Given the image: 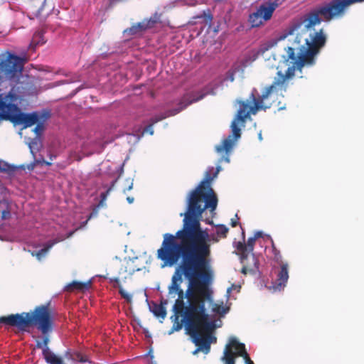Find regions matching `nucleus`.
Instances as JSON below:
<instances>
[{
    "instance_id": "a19ab883",
    "label": "nucleus",
    "mask_w": 364,
    "mask_h": 364,
    "mask_svg": "<svg viewBox=\"0 0 364 364\" xmlns=\"http://www.w3.org/2000/svg\"><path fill=\"white\" fill-rule=\"evenodd\" d=\"M127 182L128 183V187L124 189V193H126L127 191H131L133 188V180L128 178L127 179Z\"/></svg>"
},
{
    "instance_id": "7c9ffc66",
    "label": "nucleus",
    "mask_w": 364,
    "mask_h": 364,
    "mask_svg": "<svg viewBox=\"0 0 364 364\" xmlns=\"http://www.w3.org/2000/svg\"><path fill=\"white\" fill-rule=\"evenodd\" d=\"M269 240L272 242V255H273V259L274 261L279 265V264H282V263H287V262H284L282 259V256L279 252V250H278L276 247L274 246V242L272 240V239L269 236Z\"/></svg>"
},
{
    "instance_id": "412c9836",
    "label": "nucleus",
    "mask_w": 364,
    "mask_h": 364,
    "mask_svg": "<svg viewBox=\"0 0 364 364\" xmlns=\"http://www.w3.org/2000/svg\"><path fill=\"white\" fill-rule=\"evenodd\" d=\"M16 235L14 228L9 225H2L0 226V240L5 242H14Z\"/></svg>"
},
{
    "instance_id": "72a5a7b5",
    "label": "nucleus",
    "mask_w": 364,
    "mask_h": 364,
    "mask_svg": "<svg viewBox=\"0 0 364 364\" xmlns=\"http://www.w3.org/2000/svg\"><path fill=\"white\" fill-rule=\"evenodd\" d=\"M198 348L193 351V355L198 354L200 351L204 353L205 354H208L210 351V347L208 345H203L202 343H200L198 344H195Z\"/></svg>"
},
{
    "instance_id": "052dcab7",
    "label": "nucleus",
    "mask_w": 364,
    "mask_h": 364,
    "mask_svg": "<svg viewBox=\"0 0 364 364\" xmlns=\"http://www.w3.org/2000/svg\"><path fill=\"white\" fill-rule=\"evenodd\" d=\"M99 277H104V278H105V277H102V275H100Z\"/></svg>"
},
{
    "instance_id": "de8ad7c7",
    "label": "nucleus",
    "mask_w": 364,
    "mask_h": 364,
    "mask_svg": "<svg viewBox=\"0 0 364 364\" xmlns=\"http://www.w3.org/2000/svg\"><path fill=\"white\" fill-rule=\"evenodd\" d=\"M105 200H103V199H101V200L96 207H98V208H100V207H103L105 205Z\"/></svg>"
},
{
    "instance_id": "393cba45",
    "label": "nucleus",
    "mask_w": 364,
    "mask_h": 364,
    "mask_svg": "<svg viewBox=\"0 0 364 364\" xmlns=\"http://www.w3.org/2000/svg\"><path fill=\"white\" fill-rule=\"evenodd\" d=\"M64 358L68 360H70L73 362H80V363H86L89 362L91 363V361H90L85 356H84L82 354H81L79 352H72L70 350L65 351L64 354Z\"/></svg>"
},
{
    "instance_id": "dca6fc26",
    "label": "nucleus",
    "mask_w": 364,
    "mask_h": 364,
    "mask_svg": "<svg viewBox=\"0 0 364 364\" xmlns=\"http://www.w3.org/2000/svg\"><path fill=\"white\" fill-rule=\"evenodd\" d=\"M279 266V268L274 269L276 279L272 282V286L269 287L273 291H280L284 289L289 279L288 263H282Z\"/></svg>"
},
{
    "instance_id": "f3484780",
    "label": "nucleus",
    "mask_w": 364,
    "mask_h": 364,
    "mask_svg": "<svg viewBox=\"0 0 364 364\" xmlns=\"http://www.w3.org/2000/svg\"><path fill=\"white\" fill-rule=\"evenodd\" d=\"M161 15L158 13L153 14L149 18H144L141 22L134 23L130 28L124 31L125 34L135 35L141 33L147 28L153 27L160 21Z\"/></svg>"
},
{
    "instance_id": "a211bd4d",
    "label": "nucleus",
    "mask_w": 364,
    "mask_h": 364,
    "mask_svg": "<svg viewBox=\"0 0 364 364\" xmlns=\"http://www.w3.org/2000/svg\"><path fill=\"white\" fill-rule=\"evenodd\" d=\"M263 232L262 231H257L255 233L253 237H250L247 240L246 243H243L242 242H238L236 245L237 250L240 253V259L242 262H245V259L248 258V255H252L253 253L254 246L255 244V241L257 238H259L262 236Z\"/></svg>"
},
{
    "instance_id": "4468645a",
    "label": "nucleus",
    "mask_w": 364,
    "mask_h": 364,
    "mask_svg": "<svg viewBox=\"0 0 364 364\" xmlns=\"http://www.w3.org/2000/svg\"><path fill=\"white\" fill-rule=\"evenodd\" d=\"M49 318L50 321H51L50 315ZM50 326H52V322H50ZM50 328H52V326H50ZM50 331L51 329H50L47 333H43L44 336L41 340L36 341V347L42 350L43 356L48 364H65L63 358L54 353L48 347L50 339L49 336L46 334Z\"/></svg>"
},
{
    "instance_id": "a878e982",
    "label": "nucleus",
    "mask_w": 364,
    "mask_h": 364,
    "mask_svg": "<svg viewBox=\"0 0 364 364\" xmlns=\"http://www.w3.org/2000/svg\"><path fill=\"white\" fill-rule=\"evenodd\" d=\"M151 311L159 318L164 320L166 316V308L162 304L154 303L152 306H149Z\"/></svg>"
},
{
    "instance_id": "8fccbe9b",
    "label": "nucleus",
    "mask_w": 364,
    "mask_h": 364,
    "mask_svg": "<svg viewBox=\"0 0 364 364\" xmlns=\"http://www.w3.org/2000/svg\"><path fill=\"white\" fill-rule=\"evenodd\" d=\"M141 136H136V135H135V134H129V135H128V137H130V138H132V137L136 138V141H138L140 139Z\"/></svg>"
},
{
    "instance_id": "4d7b16f0",
    "label": "nucleus",
    "mask_w": 364,
    "mask_h": 364,
    "mask_svg": "<svg viewBox=\"0 0 364 364\" xmlns=\"http://www.w3.org/2000/svg\"><path fill=\"white\" fill-rule=\"evenodd\" d=\"M149 364H157V363L155 360H151Z\"/></svg>"
},
{
    "instance_id": "13d9d810",
    "label": "nucleus",
    "mask_w": 364,
    "mask_h": 364,
    "mask_svg": "<svg viewBox=\"0 0 364 364\" xmlns=\"http://www.w3.org/2000/svg\"><path fill=\"white\" fill-rule=\"evenodd\" d=\"M207 17H208V19L209 21H211L212 17H211L210 15H208Z\"/></svg>"
},
{
    "instance_id": "0eeeda50",
    "label": "nucleus",
    "mask_w": 364,
    "mask_h": 364,
    "mask_svg": "<svg viewBox=\"0 0 364 364\" xmlns=\"http://www.w3.org/2000/svg\"><path fill=\"white\" fill-rule=\"evenodd\" d=\"M0 323L16 326L23 329L28 326H36L43 333L50 329L48 309L46 306H38L33 312L11 314L0 317Z\"/></svg>"
},
{
    "instance_id": "ddd939ff",
    "label": "nucleus",
    "mask_w": 364,
    "mask_h": 364,
    "mask_svg": "<svg viewBox=\"0 0 364 364\" xmlns=\"http://www.w3.org/2000/svg\"><path fill=\"white\" fill-rule=\"evenodd\" d=\"M277 6V1L271 2L268 5H260L255 12L250 14L249 22L251 26L258 27L263 23V21L269 20Z\"/></svg>"
},
{
    "instance_id": "bf43d9fd",
    "label": "nucleus",
    "mask_w": 364,
    "mask_h": 364,
    "mask_svg": "<svg viewBox=\"0 0 364 364\" xmlns=\"http://www.w3.org/2000/svg\"><path fill=\"white\" fill-rule=\"evenodd\" d=\"M274 60H276L275 55H273Z\"/></svg>"
},
{
    "instance_id": "423d86ee",
    "label": "nucleus",
    "mask_w": 364,
    "mask_h": 364,
    "mask_svg": "<svg viewBox=\"0 0 364 364\" xmlns=\"http://www.w3.org/2000/svg\"><path fill=\"white\" fill-rule=\"evenodd\" d=\"M18 99L16 93V87L0 100V122L9 120L15 125H23V128L31 127L36 124L41 117L37 112L31 113L21 112L20 108L15 104Z\"/></svg>"
},
{
    "instance_id": "c85d7f7f",
    "label": "nucleus",
    "mask_w": 364,
    "mask_h": 364,
    "mask_svg": "<svg viewBox=\"0 0 364 364\" xmlns=\"http://www.w3.org/2000/svg\"><path fill=\"white\" fill-rule=\"evenodd\" d=\"M46 0H32V4L33 6V9L32 10V14L36 17H39L42 15V11L45 6Z\"/></svg>"
},
{
    "instance_id": "39448f33",
    "label": "nucleus",
    "mask_w": 364,
    "mask_h": 364,
    "mask_svg": "<svg viewBox=\"0 0 364 364\" xmlns=\"http://www.w3.org/2000/svg\"><path fill=\"white\" fill-rule=\"evenodd\" d=\"M207 308L211 309V312L220 315L226 314L228 307L223 306V302L220 304L214 302L213 291L211 288L206 290H202L199 304L195 308L192 305H189L188 309L186 311V316L184 321L186 322V334L190 336L191 341L194 344L202 343L203 345H208L210 347L211 343H216L217 338L213 335H208L204 338L198 330V324L195 321L196 318H207L208 313Z\"/></svg>"
},
{
    "instance_id": "ea45409f",
    "label": "nucleus",
    "mask_w": 364,
    "mask_h": 364,
    "mask_svg": "<svg viewBox=\"0 0 364 364\" xmlns=\"http://www.w3.org/2000/svg\"><path fill=\"white\" fill-rule=\"evenodd\" d=\"M235 80V77H234V73L232 72V71H229L228 73H227V75L224 80V81H230V82H233Z\"/></svg>"
},
{
    "instance_id": "6ab92c4d",
    "label": "nucleus",
    "mask_w": 364,
    "mask_h": 364,
    "mask_svg": "<svg viewBox=\"0 0 364 364\" xmlns=\"http://www.w3.org/2000/svg\"><path fill=\"white\" fill-rule=\"evenodd\" d=\"M74 232L75 231H70L66 236L62 235H58L57 239L48 241L43 248L38 250H33L31 253L32 255L35 256L38 260H42L46 257L49 250L55 244L58 243V242L63 241L66 238L71 237Z\"/></svg>"
},
{
    "instance_id": "49530a36",
    "label": "nucleus",
    "mask_w": 364,
    "mask_h": 364,
    "mask_svg": "<svg viewBox=\"0 0 364 364\" xmlns=\"http://www.w3.org/2000/svg\"><path fill=\"white\" fill-rule=\"evenodd\" d=\"M246 263L249 264V267H253V263L252 260L250 259V255H248V259L246 260Z\"/></svg>"
},
{
    "instance_id": "9d476101",
    "label": "nucleus",
    "mask_w": 364,
    "mask_h": 364,
    "mask_svg": "<svg viewBox=\"0 0 364 364\" xmlns=\"http://www.w3.org/2000/svg\"><path fill=\"white\" fill-rule=\"evenodd\" d=\"M219 86L217 85L214 88H208L205 92H200L197 93H193L191 95L185 96L181 102L178 103L176 108L169 109L167 112L164 113H161L158 115H156L153 117H151L149 119V123L148 125H146L142 131L141 136L144 134L149 133L150 135L154 134V125L157 123L158 122L170 116L176 115V114L179 113L183 109H186L188 105H191L193 102H196L200 100H202L205 95H216V89Z\"/></svg>"
},
{
    "instance_id": "09e8293b",
    "label": "nucleus",
    "mask_w": 364,
    "mask_h": 364,
    "mask_svg": "<svg viewBox=\"0 0 364 364\" xmlns=\"http://www.w3.org/2000/svg\"><path fill=\"white\" fill-rule=\"evenodd\" d=\"M127 202L129 203V204H132L134 203V198L133 197H131V196H128L127 198Z\"/></svg>"
},
{
    "instance_id": "cd10ccee",
    "label": "nucleus",
    "mask_w": 364,
    "mask_h": 364,
    "mask_svg": "<svg viewBox=\"0 0 364 364\" xmlns=\"http://www.w3.org/2000/svg\"><path fill=\"white\" fill-rule=\"evenodd\" d=\"M11 215V211L9 210L8 203L5 199L0 198V219L7 220Z\"/></svg>"
},
{
    "instance_id": "aec40b11",
    "label": "nucleus",
    "mask_w": 364,
    "mask_h": 364,
    "mask_svg": "<svg viewBox=\"0 0 364 364\" xmlns=\"http://www.w3.org/2000/svg\"><path fill=\"white\" fill-rule=\"evenodd\" d=\"M341 18L346 14L348 8L357 3L363 2L364 0H331Z\"/></svg>"
},
{
    "instance_id": "6e6d98bb",
    "label": "nucleus",
    "mask_w": 364,
    "mask_h": 364,
    "mask_svg": "<svg viewBox=\"0 0 364 364\" xmlns=\"http://www.w3.org/2000/svg\"><path fill=\"white\" fill-rule=\"evenodd\" d=\"M259 53H262V54L263 55L265 53V50L263 48H261Z\"/></svg>"
},
{
    "instance_id": "f8f14e48",
    "label": "nucleus",
    "mask_w": 364,
    "mask_h": 364,
    "mask_svg": "<svg viewBox=\"0 0 364 364\" xmlns=\"http://www.w3.org/2000/svg\"><path fill=\"white\" fill-rule=\"evenodd\" d=\"M239 356L243 358L245 364H255L247 353L245 345L236 337L231 336L223 350L220 360L223 364H235V359Z\"/></svg>"
},
{
    "instance_id": "7ed1b4c3",
    "label": "nucleus",
    "mask_w": 364,
    "mask_h": 364,
    "mask_svg": "<svg viewBox=\"0 0 364 364\" xmlns=\"http://www.w3.org/2000/svg\"><path fill=\"white\" fill-rule=\"evenodd\" d=\"M178 238L176 235L170 233L164 235V240L161 247L157 250V257L163 262L161 267H173L177 264L180 258H182L181 263L176 268L171 278V283L168 286V294L173 295L175 292L183 290L181 284L183 282L182 275L188 280V285L186 290L198 291V289L206 290L210 288L209 286L213 281V276L209 272H203L197 269L196 273L193 275L186 276L184 270L181 268L183 263V257L186 253L183 245L176 241Z\"/></svg>"
},
{
    "instance_id": "e433bc0d",
    "label": "nucleus",
    "mask_w": 364,
    "mask_h": 364,
    "mask_svg": "<svg viewBox=\"0 0 364 364\" xmlns=\"http://www.w3.org/2000/svg\"><path fill=\"white\" fill-rule=\"evenodd\" d=\"M240 288H241V287L239 284H232L231 287L228 288V289H227V292H226L227 298L229 299L230 293L232 290H235V291H237V292H239Z\"/></svg>"
},
{
    "instance_id": "b1692460",
    "label": "nucleus",
    "mask_w": 364,
    "mask_h": 364,
    "mask_svg": "<svg viewBox=\"0 0 364 364\" xmlns=\"http://www.w3.org/2000/svg\"><path fill=\"white\" fill-rule=\"evenodd\" d=\"M92 284V279H90L87 282H80L77 281H73L71 283L68 284L64 287V291H72L75 289L79 291H84L88 289Z\"/></svg>"
},
{
    "instance_id": "3c124183",
    "label": "nucleus",
    "mask_w": 364,
    "mask_h": 364,
    "mask_svg": "<svg viewBox=\"0 0 364 364\" xmlns=\"http://www.w3.org/2000/svg\"><path fill=\"white\" fill-rule=\"evenodd\" d=\"M148 355L150 356L151 361V360H154V355H153V353H152V351H151V350H150V351L148 353Z\"/></svg>"
},
{
    "instance_id": "bb28decb",
    "label": "nucleus",
    "mask_w": 364,
    "mask_h": 364,
    "mask_svg": "<svg viewBox=\"0 0 364 364\" xmlns=\"http://www.w3.org/2000/svg\"><path fill=\"white\" fill-rule=\"evenodd\" d=\"M48 117H49L48 112H46V113H43L41 114V119H39V121L38 122H36V126L33 129V131L36 134V136L40 137V135L41 134V133L43 132V131L44 129V123L46 121V119H48Z\"/></svg>"
},
{
    "instance_id": "603ef678",
    "label": "nucleus",
    "mask_w": 364,
    "mask_h": 364,
    "mask_svg": "<svg viewBox=\"0 0 364 364\" xmlns=\"http://www.w3.org/2000/svg\"><path fill=\"white\" fill-rule=\"evenodd\" d=\"M231 223H232V227H236V226H237V221H235V220H234L233 219H232V222H231Z\"/></svg>"
},
{
    "instance_id": "4c0bfd02",
    "label": "nucleus",
    "mask_w": 364,
    "mask_h": 364,
    "mask_svg": "<svg viewBox=\"0 0 364 364\" xmlns=\"http://www.w3.org/2000/svg\"><path fill=\"white\" fill-rule=\"evenodd\" d=\"M98 212H99V208H98V207L95 206L92 209V212L90 213V215L88 217V219L83 223V226H85L87 224L88 220H90V219H91L92 218L96 217L98 215Z\"/></svg>"
},
{
    "instance_id": "58836bf2",
    "label": "nucleus",
    "mask_w": 364,
    "mask_h": 364,
    "mask_svg": "<svg viewBox=\"0 0 364 364\" xmlns=\"http://www.w3.org/2000/svg\"><path fill=\"white\" fill-rule=\"evenodd\" d=\"M228 229L225 225H220L217 228V234L219 235L225 236Z\"/></svg>"
},
{
    "instance_id": "5fc2aeb1",
    "label": "nucleus",
    "mask_w": 364,
    "mask_h": 364,
    "mask_svg": "<svg viewBox=\"0 0 364 364\" xmlns=\"http://www.w3.org/2000/svg\"><path fill=\"white\" fill-rule=\"evenodd\" d=\"M286 109V107L285 106H282V107H279L278 110H283V109Z\"/></svg>"
},
{
    "instance_id": "864d4df0",
    "label": "nucleus",
    "mask_w": 364,
    "mask_h": 364,
    "mask_svg": "<svg viewBox=\"0 0 364 364\" xmlns=\"http://www.w3.org/2000/svg\"><path fill=\"white\" fill-rule=\"evenodd\" d=\"M258 139L260 141H262L263 138L262 135V132H259V133L258 134Z\"/></svg>"
},
{
    "instance_id": "c756f323",
    "label": "nucleus",
    "mask_w": 364,
    "mask_h": 364,
    "mask_svg": "<svg viewBox=\"0 0 364 364\" xmlns=\"http://www.w3.org/2000/svg\"><path fill=\"white\" fill-rule=\"evenodd\" d=\"M17 170V167L8 164L4 161H0V171L7 173L9 176H12Z\"/></svg>"
},
{
    "instance_id": "c9c22d12",
    "label": "nucleus",
    "mask_w": 364,
    "mask_h": 364,
    "mask_svg": "<svg viewBox=\"0 0 364 364\" xmlns=\"http://www.w3.org/2000/svg\"><path fill=\"white\" fill-rule=\"evenodd\" d=\"M119 291L120 295L125 299L128 302H130L132 299V295L125 291L122 287H119Z\"/></svg>"
},
{
    "instance_id": "c03bdc74",
    "label": "nucleus",
    "mask_w": 364,
    "mask_h": 364,
    "mask_svg": "<svg viewBox=\"0 0 364 364\" xmlns=\"http://www.w3.org/2000/svg\"><path fill=\"white\" fill-rule=\"evenodd\" d=\"M222 170V168L220 165L217 166L216 168H215V172L213 173H214V177H217L219 172Z\"/></svg>"
},
{
    "instance_id": "a18cd8bd",
    "label": "nucleus",
    "mask_w": 364,
    "mask_h": 364,
    "mask_svg": "<svg viewBox=\"0 0 364 364\" xmlns=\"http://www.w3.org/2000/svg\"><path fill=\"white\" fill-rule=\"evenodd\" d=\"M218 241H219V239L217 236H215V235L210 236V242H218Z\"/></svg>"
},
{
    "instance_id": "6e6552de",
    "label": "nucleus",
    "mask_w": 364,
    "mask_h": 364,
    "mask_svg": "<svg viewBox=\"0 0 364 364\" xmlns=\"http://www.w3.org/2000/svg\"><path fill=\"white\" fill-rule=\"evenodd\" d=\"M198 291H191V290H180L179 292H175L171 295L175 297L178 295V299L176 300L173 306L172 311L173 315L171 316V320L173 322V326L168 332V335H171L175 331H179L184 326L186 330V322L184 317L186 316V311L188 309L189 305L193 306L196 308L199 304L203 289H198Z\"/></svg>"
},
{
    "instance_id": "9b49d317",
    "label": "nucleus",
    "mask_w": 364,
    "mask_h": 364,
    "mask_svg": "<svg viewBox=\"0 0 364 364\" xmlns=\"http://www.w3.org/2000/svg\"><path fill=\"white\" fill-rule=\"evenodd\" d=\"M23 67V59L9 52L0 54V74L7 80L18 78ZM6 94L0 93V100Z\"/></svg>"
},
{
    "instance_id": "5701e85b",
    "label": "nucleus",
    "mask_w": 364,
    "mask_h": 364,
    "mask_svg": "<svg viewBox=\"0 0 364 364\" xmlns=\"http://www.w3.org/2000/svg\"><path fill=\"white\" fill-rule=\"evenodd\" d=\"M209 316L210 315L208 314V317L207 318H200L195 319V321L198 324V330L199 331H200V324L202 325L203 329L208 332L212 331L215 330L216 328L220 326V323L218 324L217 321H209L208 320ZM219 322L221 323V321H219Z\"/></svg>"
},
{
    "instance_id": "f03ea898",
    "label": "nucleus",
    "mask_w": 364,
    "mask_h": 364,
    "mask_svg": "<svg viewBox=\"0 0 364 364\" xmlns=\"http://www.w3.org/2000/svg\"><path fill=\"white\" fill-rule=\"evenodd\" d=\"M215 201H210L206 205L186 204V210L181 213L183 216V228L176 232V237L181 241H190L191 245L183 257L181 268L186 276L196 273L197 269L203 272L213 274L210 264V235L200 227V218L206 209L214 211Z\"/></svg>"
},
{
    "instance_id": "473e14b6",
    "label": "nucleus",
    "mask_w": 364,
    "mask_h": 364,
    "mask_svg": "<svg viewBox=\"0 0 364 364\" xmlns=\"http://www.w3.org/2000/svg\"><path fill=\"white\" fill-rule=\"evenodd\" d=\"M138 258L133 257V258H129L128 261L127 262V267H125V272H128L129 275H132L135 272L140 271L141 268L137 267L135 268L133 266V264L135 260H136Z\"/></svg>"
},
{
    "instance_id": "1a4fd4ad",
    "label": "nucleus",
    "mask_w": 364,
    "mask_h": 364,
    "mask_svg": "<svg viewBox=\"0 0 364 364\" xmlns=\"http://www.w3.org/2000/svg\"><path fill=\"white\" fill-rule=\"evenodd\" d=\"M213 167H209L205 173L203 180L192 190L187 196L186 204L206 205L210 201H215L218 205V198L213 189L211 188V181L215 178Z\"/></svg>"
},
{
    "instance_id": "2f4dec72",
    "label": "nucleus",
    "mask_w": 364,
    "mask_h": 364,
    "mask_svg": "<svg viewBox=\"0 0 364 364\" xmlns=\"http://www.w3.org/2000/svg\"><path fill=\"white\" fill-rule=\"evenodd\" d=\"M45 42L43 33L41 32H36L33 36L30 46L34 49L36 46L42 45Z\"/></svg>"
},
{
    "instance_id": "79ce46f5",
    "label": "nucleus",
    "mask_w": 364,
    "mask_h": 364,
    "mask_svg": "<svg viewBox=\"0 0 364 364\" xmlns=\"http://www.w3.org/2000/svg\"><path fill=\"white\" fill-rule=\"evenodd\" d=\"M110 282L114 284V287H121L119 279L118 277H113L109 279Z\"/></svg>"
},
{
    "instance_id": "2eb2a0df",
    "label": "nucleus",
    "mask_w": 364,
    "mask_h": 364,
    "mask_svg": "<svg viewBox=\"0 0 364 364\" xmlns=\"http://www.w3.org/2000/svg\"><path fill=\"white\" fill-rule=\"evenodd\" d=\"M25 143L28 145L30 152L33 157V161L26 165H23L21 167L23 169H28V171H33L38 164H45L48 166L50 165V163L47 162L43 159V157L36 158V154L40 151L42 147V142L41 137L35 136L33 139L30 137H25Z\"/></svg>"
},
{
    "instance_id": "20e7f679",
    "label": "nucleus",
    "mask_w": 364,
    "mask_h": 364,
    "mask_svg": "<svg viewBox=\"0 0 364 364\" xmlns=\"http://www.w3.org/2000/svg\"><path fill=\"white\" fill-rule=\"evenodd\" d=\"M276 97L277 95L265 88L262 90V94L259 95L257 90L254 88L248 99L237 100L239 109L231 123L232 133L224 139L221 144L215 146L218 154L223 152L226 154V156H223L220 161L230 162L229 154L241 137L240 127L245 126L246 120L250 119V114H256L259 110H266L270 108Z\"/></svg>"
},
{
    "instance_id": "4be33fe9",
    "label": "nucleus",
    "mask_w": 364,
    "mask_h": 364,
    "mask_svg": "<svg viewBox=\"0 0 364 364\" xmlns=\"http://www.w3.org/2000/svg\"><path fill=\"white\" fill-rule=\"evenodd\" d=\"M247 259H248V258L245 259L244 262H242L240 260V262L242 264V269L241 272L243 274H247V272H249L252 274H256L257 272H259V267H258V260H257L255 255L252 254L250 255V259L252 260V262L253 263V267H249V264L247 263H246V260H247Z\"/></svg>"
},
{
    "instance_id": "f704fd0d",
    "label": "nucleus",
    "mask_w": 364,
    "mask_h": 364,
    "mask_svg": "<svg viewBox=\"0 0 364 364\" xmlns=\"http://www.w3.org/2000/svg\"><path fill=\"white\" fill-rule=\"evenodd\" d=\"M183 0H174L173 1L169 2L165 6V9L166 10L171 9L176 6L183 5Z\"/></svg>"
},
{
    "instance_id": "37998d69",
    "label": "nucleus",
    "mask_w": 364,
    "mask_h": 364,
    "mask_svg": "<svg viewBox=\"0 0 364 364\" xmlns=\"http://www.w3.org/2000/svg\"><path fill=\"white\" fill-rule=\"evenodd\" d=\"M112 190V187L109 188L106 192L101 193V199H103V200H106L107 196L109 195V192Z\"/></svg>"
},
{
    "instance_id": "f257e3e1",
    "label": "nucleus",
    "mask_w": 364,
    "mask_h": 364,
    "mask_svg": "<svg viewBox=\"0 0 364 364\" xmlns=\"http://www.w3.org/2000/svg\"><path fill=\"white\" fill-rule=\"evenodd\" d=\"M331 0L318 5L302 16L291 27L289 28L279 40L288 38L290 45L284 48L286 54L282 55L285 62L293 65L287 68L285 73L278 71L272 84L264 87L275 95H282L286 92L289 80L295 73L299 77L306 73V68L314 66L317 56L325 46L326 36L323 29L315 31L314 27L322 21L330 22L341 19Z\"/></svg>"
}]
</instances>
